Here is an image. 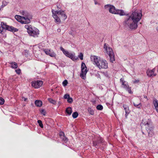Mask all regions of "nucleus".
I'll use <instances>...</instances> for the list:
<instances>
[{
    "mask_svg": "<svg viewBox=\"0 0 158 158\" xmlns=\"http://www.w3.org/2000/svg\"><path fill=\"white\" fill-rule=\"evenodd\" d=\"M52 16L55 20L56 22H60L61 21L59 18L57 16V14L60 15L64 20H65L67 18V16L64 11L63 10L55 11L52 9Z\"/></svg>",
    "mask_w": 158,
    "mask_h": 158,
    "instance_id": "20e7f679",
    "label": "nucleus"
},
{
    "mask_svg": "<svg viewBox=\"0 0 158 158\" xmlns=\"http://www.w3.org/2000/svg\"><path fill=\"white\" fill-rule=\"evenodd\" d=\"M104 48L105 49L107 54L109 55L110 62H113V61L115 60V59L112 49L111 48L108 47L106 44H105Z\"/></svg>",
    "mask_w": 158,
    "mask_h": 158,
    "instance_id": "0eeeda50",
    "label": "nucleus"
},
{
    "mask_svg": "<svg viewBox=\"0 0 158 158\" xmlns=\"http://www.w3.org/2000/svg\"><path fill=\"white\" fill-rule=\"evenodd\" d=\"M11 65V67L13 69H16L18 67L17 64L15 62H11L10 63Z\"/></svg>",
    "mask_w": 158,
    "mask_h": 158,
    "instance_id": "a211bd4d",
    "label": "nucleus"
},
{
    "mask_svg": "<svg viewBox=\"0 0 158 158\" xmlns=\"http://www.w3.org/2000/svg\"><path fill=\"white\" fill-rule=\"evenodd\" d=\"M131 87L129 86L128 87H127V88L125 89L129 93L132 94V92L131 91Z\"/></svg>",
    "mask_w": 158,
    "mask_h": 158,
    "instance_id": "cd10ccee",
    "label": "nucleus"
},
{
    "mask_svg": "<svg viewBox=\"0 0 158 158\" xmlns=\"http://www.w3.org/2000/svg\"><path fill=\"white\" fill-rule=\"evenodd\" d=\"M68 83V81L66 80H64L62 82L63 85L64 87L66 86L67 85Z\"/></svg>",
    "mask_w": 158,
    "mask_h": 158,
    "instance_id": "2f4dec72",
    "label": "nucleus"
},
{
    "mask_svg": "<svg viewBox=\"0 0 158 158\" xmlns=\"http://www.w3.org/2000/svg\"><path fill=\"white\" fill-rule=\"evenodd\" d=\"M23 98L24 99V101H26L27 99V98Z\"/></svg>",
    "mask_w": 158,
    "mask_h": 158,
    "instance_id": "37998d69",
    "label": "nucleus"
},
{
    "mask_svg": "<svg viewBox=\"0 0 158 158\" xmlns=\"http://www.w3.org/2000/svg\"><path fill=\"white\" fill-rule=\"evenodd\" d=\"M133 104L135 107H136L137 108L139 109H141V108L142 106V105L140 102H138V104H136V102H133Z\"/></svg>",
    "mask_w": 158,
    "mask_h": 158,
    "instance_id": "4be33fe9",
    "label": "nucleus"
},
{
    "mask_svg": "<svg viewBox=\"0 0 158 158\" xmlns=\"http://www.w3.org/2000/svg\"><path fill=\"white\" fill-rule=\"evenodd\" d=\"M78 114L77 112H75L73 113L72 117L74 118H76L78 116Z\"/></svg>",
    "mask_w": 158,
    "mask_h": 158,
    "instance_id": "bb28decb",
    "label": "nucleus"
},
{
    "mask_svg": "<svg viewBox=\"0 0 158 158\" xmlns=\"http://www.w3.org/2000/svg\"><path fill=\"white\" fill-rule=\"evenodd\" d=\"M91 61L95 64L99 69H105L108 68V63L105 60L101 59L100 57L95 56H91L90 57Z\"/></svg>",
    "mask_w": 158,
    "mask_h": 158,
    "instance_id": "7ed1b4c3",
    "label": "nucleus"
},
{
    "mask_svg": "<svg viewBox=\"0 0 158 158\" xmlns=\"http://www.w3.org/2000/svg\"><path fill=\"white\" fill-rule=\"evenodd\" d=\"M123 107L124 109V110H125V113H129L130 112L129 110V108L128 106L126 105H123Z\"/></svg>",
    "mask_w": 158,
    "mask_h": 158,
    "instance_id": "5701e85b",
    "label": "nucleus"
},
{
    "mask_svg": "<svg viewBox=\"0 0 158 158\" xmlns=\"http://www.w3.org/2000/svg\"><path fill=\"white\" fill-rule=\"evenodd\" d=\"M139 81V80H136V81H135L134 82V83H136V82H138Z\"/></svg>",
    "mask_w": 158,
    "mask_h": 158,
    "instance_id": "c03bdc74",
    "label": "nucleus"
},
{
    "mask_svg": "<svg viewBox=\"0 0 158 158\" xmlns=\"http://www.w3.org/2000/svg\"><path fill=\"white\" fill-rule=\"evenodd\" d=\"M156 71L155 68L152 70H148L147 71V74L148 76L150 77H153L156 75V73H155Z\"/></svg>",
    "mask_w": 158,
    "mask_h": 158,
    "instance_id": "ddd939ff",
    "label": "nucleus"
},
{
    "mask_svg": "<svg viewBox=\"0 0 158 158\" xmlns=\"http://www.w3.org/2000/svg\"><path fill=\"white\" fill-rule=\"evenodd\" d=\"M70 96L69 94H65L64 96V98L65 99H68L69 98Z\"/></svg>",
    "mask_w": 158,
    "mask_h": 158,
    "instance_id": "e433bc0d",
    "label": "nucleus"
},
{
    "mask_svg": "<svg viewBox=\"0 0 158 158\" xmlns=\"http://www.w3.org/2000/svg\"><path fill=\"white\" fill-rule=\"evenodd\" d=\"M57 8H60L58 6H57Z\"/></svg>",
    "mask_w": 158,
    "mask_h": 158,
    "instance_id": "de8ad7c7",
    "label": "nucleus"
},
{
    "mask_svg": "<svg viewBox=\"0 0 158 158\" xmlns=\"http://www.w3.org/2000/svg\"><path fill=\"white\" fill-rule=\"evenodd\" d=\"M60 31V29H58L57 30V31Z\"/></svg>",
    "mask_w": 158,
    "mask_h": 158,
    "instance_id": "a18cd8bd",
    "label": "nucleus"
},
{
    "mask_svg": "<svg viewBox=\"0 0 158 158\" xmlns=\"http://www.w3.org/2000/svg\"><path fill=\"white\" fill-rule=\"evenodd\" d=\"M15 72H16V73L17 74H19L21 73V71L20 69H19L16 70Z\"/></svg>",
    "mask_w": 158,
    "mask_h": 158,
    "instance_id": "4c0bfd02",
    "label": "nucleus"
},
{
    "mask_svg": "<svg viewBox=\"0 0 158 158\" xmlns=\"http://www.w3.org/2000/svg\"><path fill=\"white\" fill-rule=\"evenodd\" d=\"M60 50L62 51L64 54L65 52H66L67 51L66 50H65V49L62 47H61Z\"/></svg>",
    "mask_w": 158,
    "mask_h": 158,
    "instance_id": "ea45409f",
    "label": "nucleus"
},
{
    "mask_svg": "<svg viewBox=\"0 0 158 158\" xmlns=\"http://www.w3.org/2000/svg\"><path fill=\"white\" fill-rule=\"evenodd\" d=\"M25 28L27 29V32L31 36L34 37H38L39 34V30L35 28H32L31 25L27 24L25 26Z\"/></svg>",
    "mask_w": 158,
    "mask_h": 158,
    "instance_id": "39448f33",
    "label": "nucleus"
},
{
    "mask_svg": "<svg viewBox=\"0 0 158 158\" xmlns=\"http://www.w3.org/2000/svg\"><path fill=\"white\" fill-rule=\"evenodd\" d=\"M115 14H118L120 16L124 15H125L123 10L118 9H117Z\"/></svg>",
    "mask_w": 158,
    "mask_h": 158,
    "instance_id": "dca6fc26",
    "label": "nucleus"
},
{
    "mask_svg": "<svg viewBox=\"0 0 158 158\" xmlns=\"http://www.w3.org/2000/svg\"><path fill=\"white\" fill-rule=\"evenodd\" d=\"M95 4H97V2H95Z\"/></svg>",
    "mask_w": 158,
    "mask_h": 158,
    "instance_id": "49530a36",
    "label": "nucleus"
},
{
    "mask_svg": "<svg viewBox=\"0 0 158 158\" xmlns=\"http://www.w3.org/2000/svg\"><path fill=\"white\" fill-rule=\"evenodd\" d=\"M44 51L46 54L49 55L51 57H55L56 54L53 51H51L50 49H46L44 50Z\"/></svg>",
    "mask_w": 158,
    "mask_h": 158,
    "instance_id": "f8f14e48",
    "label": "nucleus"
},
{
    "mask_svg": "<svg viewBox=\"0 0 158 158\" xmlns=\"http://www.w3.org/2000/svg\"><path fill=\"white\" fill-rule=\"evenodd\" d=\"M78 57L79 58H80V59L82 60H83V55L82 53H80L79 54V55L78 56Z\"/></svg>",
    "mask_w": 158,
    "mask_h": 158,
    "instance_id": "72a5a7b5",
    "label": "nucleus"
},
{
    "mask_svg": "<svg viewBox=\"0 0 158 158\" xmlns=\"http://www.w3.org/2000/svg\"><path fill=\"white\" fill-rule=\"evenodd\" d=\"M104 8L105 9L109 10L110 13L113 14H115L117 9H115L114 6L108 4L105 5Z\"/></svg>",
    "mask_w": 158,
    "mask_h": 158,
    "instance_id": "1a4fd4ad",
    "label": "nucleus"
},
{
    "mask_svg": "<svg viewBox=\"0 0 158 158\" xmlns=\"http://www.w3.org/2000/svg\"><path fill=\"white\" fill-rule=\"evenodd\" d=\"M31 85L35 88H40L43 84V81H41L37 80V81H34L32 82Z\"/></svg>",
    "mask_w": 158,
    "mask_h": 158,
    "instance_id": "9b49d317",
    "label": "nucleus"
},
{
    "mask_svg": "<svg viewBox=\"0 0 158 158\" xmlns=\"http://www.w3.org/2000/svg\"><path fill=\"white\" fill-rule=\"evenodd\" d=\"M135 102H136V104H138V103H137V102L136 101H135Z\"/></svg>",
    "mask_w": 158,
    "mask_h": 158,
    "instance_id": "09e8293b",
    "label": "nucleus"
},
{
    "mask_svg": "<svg viewBox=\"0 0 158 158\" xmlns=\"http://www.w3.org/2000/svg\"><path fill=\"white\" fill-rule=\"evenodd\" d=\"M63 135H60L61 138L63 140L65 143L68 141V138L64 136V132H62Z\"/></svg>",
    "mask_w": 158,
    "mask_h": 158,
    "instance_id": "6ab92c4d",
    "label": "nucleus"
},
{
    "mask_svg": "<svg viewBox=\"0 0 158 158\" xmlns=\"http://www.w3.org/2000/svg\"><path fill=\"white\" fill-rule=\"evenodd\" d=\"M84 69H87V67L85 63L84 62H82L81 64V69L83 70Z\"/></svg>",
    "mask_w": 158,
    "mask_h": 158,
    "instance_id": "7c9ffc66",
    "label": "nucleus"
},
{
    "mask_svg": "<svg viewBox=\"0 0 158 158\" xmlns=\"http://www.w3.org/2000/svg\"><path fill=\"white\" fill-rule=\"evenodd\" d=\"M153 104L156 111L158 113V101L156 99L154 100Z\"/></svg>",
    "mask_w": 158,
    "mask_h": 158,
    "instance_id": "f3484780",
    "label": "nucleus"
},
{
    "mask_svg": "<svg viewBox=\"0 0 158 158\" xmlns=\"http://www.w3.org/2000/svg\"><path fill=\"white\" fill-rule=\"evenodd\" d=\"M64 54L73 61L76 60L78 59L77 57L75 56V53H71L67 51L65 52Z\"/></svg>",
    "mask_w": 158,
    "mask_h": 158,
    "instance_id": "9d476101",
    "label": "nucleus"
},
{
    "mask_svg": "<svg viewBox=\"0 0 158 158\" xmlns=\"http://www.w3.org/2000/svg\"><path fill=\"white\" fill-rule=\"evenodd\" d=\"M103 106L101 105H99L97 106L96 108L99 110H101L103 109Z\"/></svg>",
    "mask_w": 158,
    "mask_h": 158,
    "instance_id": "c85d7f7f",
    "label": "nucleus"
},
{
    "mask_svg": "<svg viewBox=\"0 0 158 158\" xmlns=\"http://www.w3.org/2000/svg\"><path fill=\"white\" fill-rule=\"evenodd\" d=\"M142 16L141 13L136 11L132 12L130 15L127 16L123 23V25L130 29H136L138 27L137 23L141 19Z\"/></svg>",
    "mask_w": 158,
    "mask_h": 158,
    "instance_id": "f257e3e1",
    "label": "nucleus"
},
{
    "mask_svg": "<svg viewBox=\"0 0 158 158\" xmlns=\"http://www.w3.org/2000/svg\"><path fill=\"white\" fill-rule=\"evenodd\" d=\"M1 25L2 28L0 27V33L2 32L3 29H5L13 32H16L18 31V29L12 26L7 25L6 23L4 22H1Z\"/></svg>",
    "mask_w": 158,
    "mask_h": 158,
    "instance_id": "423d86ee",
    "label": "nucleus"
},
{
    "mask_svg": "<svg viewBox=\"0 0 158 158\" xmlns=\"http://www.w3.org/2000/svg\"><path fill=\"white\" fill-rule=\"evenodd\" d=\"M4 100L3 98L0 97V105H3L4 104Z\"/></svg>",
    "mask_w": 158,
    "mask_h": 158,
    "instance_id": "473e14b6",
    "label": "nucleus"
},
{
    "mask_svg": "<svg viewBox=\"0 0 158 158\" xmlns=\"http://www.w3.org/2000/svg\"><path fill=\"white\" fill-rule=\"evenodd\" d=\"M20 13L22 16L19 15H16L15 16V18L16 20L22 24L30 23L31 20L32 18L31 15L26 11L23 10L21 11Z\"/></svg>",
    "mask_w": 158,
    "mask_h": 158,
    "instance_id": "f03ea898",
    "label": "nucleus"
},
{
    "mask_svg": "<svg viewBox=\"0 0 158 158\" xmlns=\"http://www.w3.org/2000/svg\"><path fill=\"white\" fill-rule=\"evenodd\" d=\"M73 101V99L72 98H70L69 97V98H68L67 99V102L69 103H71Z\"/></svg>",
    "mask_w": 158,
    "mask_h": 158,
    "instance_id": "f704fd0d",
    "label": "nucleus"
},
{
    "mask_svg": "<svg viewBox=\"0 0 158 158\" xmlns=\"http://www.w3.org/2000/svg\"><path fill=\"white\" fill-rule=\"evenodd\" d=\"M35 105L38 107H40L42 105V102L40 100H36L35 102Z\"/></svg>",
    "mask_w": 158,
    "mask_h": 158,
    "instance_id": "aec40b11",
    "label": "nucleus"
},
{
    "mask_svg": "<svg viewBox=\"0 0 158 158\" xmlns=\"http://www.w3.org/2000/svg\"><path fill=\"white\" fill-rule=\"evenodd\" d=\"M88 110L89 113L91 115H93L94 114V110H92L91 108L90 107L88 108Z\"/></svg>",
    "mask_w": 158,
    "mask_h": 158,
    "instance_id": "a878e982",
    "label": "nucleus"
},
{
    "mask_svg": "<svg viewBox=\"0 0 158 158\" xmlns=\"http://www.w3.org/2000/svg\"><path fill=\"white\" fill-rule=\"evenodd\" d=\"M129 113H126V114H125V117L126 118H127V115H128V114H129Z\"/></svg>",
    "mask_w": 158,
    "mask_h": 158,
    "instance_id": "a19ab883",
    "label": "nucleus"
},
{
    "mask_svg": "<svg viewBox=\"0 0 158 158\" xmlns=\"http://www.w3.org/2000/svg\"><path fill=\"white\" fill-rule=\"evenodd\" d=\"M104 142L102 138L101 137H98L96 141H93V145L95 148H98L101 146V144H103Z\"/></svg>",
    "mask_w": 158,
    "mask_h": 158,
    "instance_id": "6e6552de",
    "label": "nucleus"
},
{
    "mask_svg": "<svg viewBox=\"0 0 158 158\" xmlns=\"http://www.w3.org/2000/svg\"><path fill=\"white\" fill-rule=\"evenodd\" d=\"M87 72L88 70L87 69H84L83 70L81 69V73L80 74V77L82 79H85V75Z\"/></svg>",
    "mask_w": 158,
    "mask_h": 158,
    "instance_id": "4468645a",
    "label": "nucleus"
},
{
    "mask_svg": "<svg viewBox=\"0 0 158 158\" xmlns=\"http://www.w3.org/2000/svg\"><path fill=\"white\" fill-rule=\"evenodd\" d=\"M40 113L42 114H43L44 115H45V112L44 109H42L41 110Z\"/></svg>",
    "mask_w": 158,
    "mask_h": 158,
    "instance_id": "58836bf2",
    "label": "nucleus"
},
{
    "mask_svg": "<svg viewBox=\"0 0 158 158\" xmlns=\"http://www.w3.org/2000/svg\"><path fill=\"white\" fill-rule=\"evenodd\" d=\"M66 111L69 115H71L72 112V108L70 107H68L66 109Z\"/></svg>",
    "mask_w": 158,
    "mask_h": 158,
    "instance_id": "b1692460",
    "label": "nucleus"
},
{
    "mask_svg": "<svg viewBox=\"0 0 158 158\" xmlns=\"http://www.w3.org/2000/svg\"><path fill=\"white\" fill-rule=\"evenodd\" d=\"M145 126H146V129H148L150 131H151V130H152V125L150 123H149L148 122L147 123L145 124Z\"/></svg>",
    "mask_w": 158,
    "mask_h": 158,
    "instance_id": "412c9836",
    "label": "nucleus"
},
{
    "mask_svg": "<svg viewBox=\"0 0 158 158\" xmlns=\"http://www.w3.org/2000/svg\"><path fill=\"white\" fill-rule=\"evenodd\" d=\"M38 123H39V124L40 126L42 128H43V124L42 123V122L40 120H38L37 121Z\"/></svg>",
    "mask_w": 158,
    "mask_h": 158,
    "instance_id": "c756f323",
    "label": "nucleus"
},
{
    "mask_svg": "<svg viewBox=\"0 0 158 158\" xmlns=\"http://www.w3.org/2000/svg\"><path fill=\"white\" fill-rule=\"evenodd\" d=\"M144 98H147V100H148V99L147 98V96L146 95H144Z\"/></svg>",
    "mask_w": 158,
    "mask_h": 158,
    "instance_id": "79ce46f5",
    "label": "nucleus"
},
{
    "mask_svg": "<svg viewBox=\"0 0 158 158\" xmlns=\"http://www.w3.org/2000/svg\"><path fill=\"white\" fill-rule=\"evenodd\" d=\"M4 3L5 2H2V5L0 6V10H1L6 5ZM5 3H6V2Z\"/></svg>",
    "mask_w": 158,
    "mask_h": 158,
    "instance_id": "c9c22d12",
    "label": "nucleus"
},
{
    "mask_svg": "<svg viewBox=\"0 0 158 158\" xmlns=\"http://www.w3.org/2000/svg\"><path fill=\"white\" fill-rule=\"evenodd\" d=\"M120 81L122 83V87L125 89L128 87L129 85L127 83V82L125 81H124V79L121 78L120 79Z\"/></svg>",
    "mask_w": 158,
    "mask_h": 158,
    "instance_id": "2eb2a0df",
    "label": "nucleus"
},
{
    "mask_svg": "<svg viewBox=\"0 0 158 158\" xmlns=\"http://www.w3.org/2000/svg\"><path fill=\"white\" fill-rule=\"evenodd\" d=\"M48 101L51 103H52L53 104H56V102L54 100L52 99L51 98H48Z\"/></svg>",
    "mask_w": 158,
    "mask_h": 158,
    "instance_id": "393cba45",
    "label": "nucleus"
}]
</instances>
